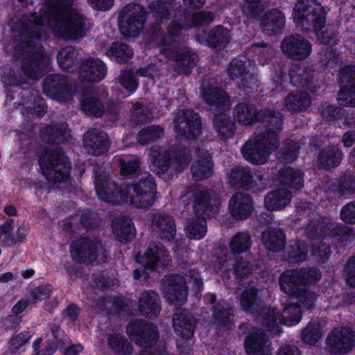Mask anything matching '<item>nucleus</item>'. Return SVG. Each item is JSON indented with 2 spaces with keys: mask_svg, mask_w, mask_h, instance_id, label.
<instances>
[{
  "mask_svg": "<svg viewBox=\"0 0 355 355\" xmlns=\"http://www.w3.org/2000/svg\"><path fill=\"white\" fill-rule=\"evenodd\" d=\"M73 0H46L42 14L24 15L21 19L20 34L34 44L41 37L45 23L60 37L76 40L86 35L89 30L87 19L72 8Z\"/></svg>",
  "mask_w": 355,
  "mask_h": 355,
  "instance_id": "1",
  "label": "nucleus"
},
{
  "mask_svg": "<svg viewBox=\"0 0 355 355\" xmlns=\"http://www.w3.org/2000/svg\"><path fill=\"white\" fill-rule=\"evenodd\" d=\"M321 274L316 269L289 270L279 277L282 291L289 296L296 297L298 304L287 306L281 314L275 309L266 308L260 313L261 322L266 329L275 334L280 332L282 322L288 326L295 325L301 320V308L312 309L316 300V295L307 288V285L320 279Z\"/></svg>",
  "mask_w": 355,
  "mask_h": 355,
  "instance_id": "2",
  "label": "nucleus"
},
{
  "mask_svg": "<svg viewBox=\"0 0 355 355\" xmlns=\"http://www.w3.org/2000/svg\"><path fill=\"white\" fill-rule=\"evenodd\" d=\"M234 118L243 125H250L257 120L267 123L264 130L250 139L242 148L244 158L254 164H265L270 154L278 146V134L282 128L279 112L264 110L257 112L254 105L241 103L236 105Z\"/></svg>",
  "mask_w": 355,
  "mask_h": 355,
  "instance_id": "3",
  "label": "nucleus"
},
{
  "mask_svg": "<svg viewBox=\"0 0 355 355\" xmlns=\"http://www.w3.org/2000/svg\"><path fill=\"white\" fill-rule=\"evenodd\" d=\"M94 187L98 198L105 202L117 205L130 202L137 208L151 206L155 200L156 185L148 173H141L131 186L122 189L105 173H95Z\"/></svg>",
  "mask_w": 355,
  "mask_h": 355,
  "instance_id": "4",
  "label": "nucleus"
},
{
  "mask_svg": "<svg viewBox=\"0 0 355 355\" xmlns=\"http://www.w3.org/2000/svg\"><path fill=\"white\" fill-rule=\"evenodd\" d=\"M24 43L27 46L28 55L24 58L21 73L10 70L3 77V83L6 87H18L27 83V80H38L43 76L45 69L50 63V58L44 53L40 45L34 44L27 37H23Z\"/></svg>",
  "mask_w": 355,
  "mask_h": 355,
  "instance_id": "5",
  "label": "nucleus"
},
{
  "mask_svg": "<svg viewBox=\"0 0 355 355\" xmlns=\"http://www.w3.org/2000/svg\"><path fill=\"white\" fill-rule=\"evenodd\" d=\"M278 181L281 187L268 193L264 200L265 206L269 210L284 209L291 202V193L287 187L297 190L303 186L301 171L289 166L280 171Z\"/></svg>",
  "mask_w": 355,
  "mask_h": 355,
  "instance_id": "6",
  "label": "nucleus"
},
{
  "mask_svg": "<svg viewBox=\"0 0 355 355\" xmlns=\"http://www.w3.org/2000/svg\"><path fill=\"white\" fill-rule=\"evenodd\" d=\"M296 25L305 31L321 30L326 21V13L315 0H298L293 8Z\"/></svg>",
  "mask_w": 355,
  "mask_h": 355,
  "instance_id": "7",
  "label": "nucleus"
},
{
  "mask_svg": "<svg viewBox=\"0 0 355 355\" xmlns=\"http://www.w3.org/2000/svg\"><path fill=\"white\" fill-rule=\"evenodd\" d=\"M39 164L42 173L49 182H64L69 177L68 157L61 150L46 152L40 157Z\"/></svg>",
  "mask_w": 355,
  "mask_h": 355,
  "instance_id": "8",
  "label": "nucleus"
},
{
  "mask_svg": "<svg viewBox=\"0 0 355 355\" xmlns=\"http://www.w3.org/2000/svg\"><path fill=\"white\" fill-rule=\"evenodd\" d=\"M127 334L136 344L144 349L139 355H166L153 347L157 338V327L152 324L135 320L128 325Z\"/></svg>",
  "mask_w": 355,
  "mask_h": 355,
  "instance_id": "9",
  "label": "nucleus"
},
{
  "mask_svg": "<svg viewBox=\"0 0 355 355\" xmlns=\"http://www.w3.org/2000/svg\"><path fill=\"white\" fill-rule=\"evenodd\" d=\"M146 11L140 4L130 3L125 6L119 17V26L125 37H134L143 29L146 19Z\"/></svg>",
  "mask_w": 355,
  "mask_h": 355,
  "instance_id": "10",
  "label": "nucleus"
},
{
  "mask_svg": "<svg viewBox=\"0 0 355 355\" xmlns=\"http://www.w3.org/2000/svg\"><path fill=\"white\" fill-rule=\"evenodd\" d=\"M163 53L176 61L175 69L181 74H189L198 61L196 53L184 46L178 47L175 43L169 44L167 41L164 42Z\"/></svg>",
  "mask_w": 355,
  "mask_h": 355,
  "instance_id": "11",
  "label": "nucleus"
},
{
  "mask_svg": "<svg viewBox=\"0 0 355 355\" xmlns=\"http://www.w3.org/2000/svg\"><path fill=\"white\" fill-rule=\"evenodd\" d=\"M71 252L76 261L87 263L94 261L100 263L106 257L105 250L101 244L89 239H83L73 243Z\"/></svg>",
  "mask_w": 355,
  "mask_h": 355,
  "instance_id": "12",
  "label": "nucleus"
},
{
  "mask_svg": "<svg viewBox=\"0 0 355 355\" xmlns=\"http://www.w3.org/2000/svg\"><path fill=\"white\" fill-rule=\"evenodd\" d=\"M173 123L178 137L194 139L200 133L199 115L191 110H178L175 113Z\"/></svg>",
  "mask_w": 355,
  "mask_h": 355,
  "instance_id": "13",
  "label": "nucleus"
},
{
  "mask_svg": "<svg viewBox=\"0 0 355 355\" xmlns=\"http://www.w3.org/2000/svg\"><path fill=\"white\" fill-rule=\"evenodd\" d=\"M281 50L289 59L302 61L311 55L312 45L304 36L300 34H292L283 39Z\"/></svg>",
  "mask_w": 355,
  "mask_h": 355,
  "instance_id": "14",
  "label": "nucleus"
},
{
  "mask_svg": "<svg viewBox=\"0 0 355 355\" xmlns=\"http://www.w3.org/2000/svg\"><path fill=\"white\" fill-rule=\"evenodd\" d=\"M230 182L233 184L241 185L246 189L262 191L268 185V180L261 173L251 175L247 167H235L230 175Z\"/></svg>",
  "mask_w": 355,
  "mask_h": 355,
  "instance_id": "15",
  "label": "nucleus"
},
{
  "mask_svg": "<svg viewBox=\"0 0 355 355\" xmlns=\"http://www.w3.org/2000/svg\"><path fill=\"white\" fill-rule=\"evenodd\" d=\"M355 345V336L349 329L334 330L328 336L327 347L329 352L336 354L348 353Z\"/></svg>",
  "mask_w": 355,
  "mask_h": 355,
  "instance_id": "16",
  "label": "nucleus"
},
{
  "mask_svg": "<svg viewBox=\"0 0 355 355\" xmlns=\"http://www.w3.org/2000/svg\"><path fill=\"white\" fill-rule=\"evenodd\" d=\"M164 284L165 297L171 304H175L176 302L182 304L187 300V287L183 277L179 275L166 277L164 279Z\"/></svg>",
  "mask_w": 355,
  "mask_h": 355,
  "instance_id": "17",
  "label": "nucleus"
},
{
  "mask_svg": "<svg viewBox=\"0 0 355 355\" xmlns=\"http://www.w3.org/2000/svg\"><path fill=\"white\" fill-rule=\"evenodd\" d=\"M107 67L99 59L89 58L80 66V76L83 81L98 83L106 76Z\"/></svg>",
  "mask_w": 355,
  "mask_h": 355,
  "instance_id": "18",
  "label": "nucleus"
},
{
  "mask_svg": "<svg viewBox=\"0 0 355 355\" xmlns=\"http://www.w3.org/2000/svg\"><path fill=\"white\" fill-rule=\"evenodd\" d=\"M170 260L168 254L164 248L153 245L149 248L145 254L139 259V262L146 269L153 270L159 267L168 265Z\"/></svg>",
  "mask_w": 355,
  "mask_h": 355,
  "instance_id": "19",
  "label": "nucleus"
},
{
  "mask_svg": "<svg viewBox=\"0 0 355 355\" xmlns=\"http://www.w3.org/2000/svg\"><path fill=\"white\" fill-rule=\"evenodd\" d=\"M166 21L157 24L154 21L153 24L150 28V32L155 40H158L161 44V51L163 53L164 42L167 41L169 44L175 43L178 47L183 46L178 41V36L180 33L182 26L176 21H172L168 27V35L164 36V32L162 28V25Z\"/></svg>",
  "mask_w": 355,
  "mask_h": 355,
  "instance_id": "20",
  "label": "nucleus"
},
{
  "mask_svg": "<svg viewBox=\"0 0 355 355\" xmlns=\"http://www.w3.org/2000/svg\"><path fill=\"white\" fill-rule=\"evenodd\" d=\"M109 140L107 135L98 130L88 131L84 137V148L89 153L99 155L107 152Z\"/></svg>",
  "mask_w": 355,
  "mask_h": 355,
  "instance_id": "21",
  "label": "nucleus"
},
{
  "mask_svg": "<svg viewBox=\"0 0 355 355\" xmlns=\"http://www.w3.org/2000/svg\"><path fill=\"white\" fill-rule=\"evenodd\" d=\"M229 207L234 218L243 220L251 215L254 204L249 196L243 193H237L231 198Z\"/></svg>",
  "mask_w": 355,
  "mask_h": 355,
  "instance_id": "22",
  "label": "nucleus"
},
{
  "mask_svg": "<svg viewBox=\"0 0 355 355\" xmlns=\"http://www.w3.org/2000/svg\"><path fill=\"white\" fill-rule=\"evenodd\" d=\"M248 355H271L270 341L263 333L254 332L248 336L245 343Z\"/></svg>",
  "mask_w": 355,
  "mask_h": 355,
  "instance_id": "23",
  "label": "nucleus"
},
{
  "mask_svg": "<svg viewBox=\"0 0 355 355\" xmlns=\"http://www.w3.org/2000/svg\"><path fill=\"white\" fill-rule=\"evenodd\" d=\"M137 73L139 74L138 77L131 70L122 71L119 76L121 85L125 89H136L139 86V83L145 84L144 86H150L153 83V76L148 74L146 69H140Z\"/></svg>",
  "mask_w": 355,
  "mask_h": 355,
  "instance_id": "24",
  "label": "nucleus"
},
{
  "mask_svg": "<svg viewBox=\"0 0 355 355\" xmlns=\"http://www.w3.org/2000/svg\"><path fill=\"white\" fill-rule=\"evenodd\" d=\"M173 324L178 335L187 339L192 336L194 329L193 320L187 310H178L174 314Z\"/></svg>",
  "mask_w": 355,
  "mask_h": 355,
  "instance_id": "25",
  "label": "nucleus"
},
{
  "mask_svg": "<svg viewBox=\"0 0 355 355\" xmlns=\"http://www.w3.org/2000/svg\"><path fill=\"white\" fill-rule=\"evenodd\" d=\"M285 25L284 14L278 10L272 9L266 12L261 17V26L267 34L281 32Z\"/></svg>",
  "mask_w": 355,
  "mask_h": 355,
  "instance_id": "26",
  "label": "nucleus"
},
{
  "mask_svg": "<svg viewBox=\"0 0 355 355\" xmlns=\"http://www.w3.org/2000/svg\"><path fill=\"white\" fill-rule=\"evenodd\" d=\"M152 225L162 239L171 241L175 235V226L173 218L170 216L159 213L153 215Z\"/></svg>",
  "mask_w": 355,
  "mask_h": 355,
  "instance_id": "27",
  "label": "nucleus"
},
{
  "mask_svg": "<svg viewBox=\"0 0 355 355\" xmlns=\"http://www.w3.org/2000/svg\"><path fill=\"white\" fill-rule=\"evenodd\" d=\"M198 159L191 167V172L196 179L200 180L209 178L212 174L211 157L207 150L198 151Z\"/></svg>",
  "mask_w": 355,
  "mask_h": 355,
  "instance_id": "28",
  "label": "nucleus"
},
{
  "mask_svg": "<svg viewBox=\"0 0 355 355\" xmlns=\"http://www.w3.org/2000/svg\"><path fill=\"white\" fill-rule=\"evenodd\" d=\"M151 168L157 174L166 171L169 167L171 154L162 147H153L150 153Z\"/></svg>",
  "mask_w": 355,
  "mask_h": 355,
  "instance_id": "29",
  "label": "nucleus"
},
{
  "mask_svg": "<svg viewBox=\"0 0 355 355\" xmlns=\"http://www.w3.org/2000/svg\"><path fill=\"white\" fill-rule=\"evenodd\" d=\"M195 198L193 208L197 214L209 216V206L216 204V200L212 198L215 194L200 188L192 193Z\"/></svg>",
  "mask_w": 355,
  "mask_h": 355,
  "instance_id": "30",
  "label": "nucleus"
},
{
  "mask_svg": "<svg viewBox=\"0 0 355 355\" xmlns=\"http://www.w3.org/2000/svg\"><path fill=\"white\" fill-rule=\"evenodd\" d=\"M112 230L116 238L124 243L132 239L135 234L132 220L126 217L116 218L112 223Z\"/></svg>",
  "mask_w": 355,
  "mask_h": 355,
  "instance_id": "31",
  "label": "nucleus"
},
{
  "mask_svg": "<svg viewBox=\"0 0 355 355\" xmlns=\"http://www.w3.org/2000/svg\"><path fill=\"white\" fill-rule=\"evenodd\" d=\"M175 0H157L149 5L154 20L157 24L167 21L172 16V8Z\"/></svg>",
  "mask_w": 355,
  "mask_h": 355,
  "instance_id": "32",
  "label": "nucleus"
},
{
  "mask_svg": "<svg viewBox=\"0 0 355 355\" xmlns=\"http://www.w3.org/2000/svg\"><path fill=\"white\" fill-rule=\"evenodd\" d=\"M139 309L143 315H156L159 312V297L153 291H144L139 298Z\"/></svg>",
  "mask_w": 355,
  "mask_h": 355,
  "instance_id": "33",
  "label": "nucleus"
},
{
  "mask_svg": "<svg viewBox=\"0 0 355 355\" xmlns=\"http://www.w3.org/2000/svg\"><path fill=\"white\" fill-rule=\"evenodd\" d=\"M214 128L220 139L227 140L232 138L234 134V123L229 115L222 113L214 119Z\"/></svg>",
  "mask_w": 355,
  "mask_h": 355,
  "instance_id": "34",
  "label": "nucleus"
},
{
  "mask_svg": "<svg viewBox=\"0 0 355 355\" xmlns=\"http://www.w3.org/2000/svg\"><path fill=\"white\" fill-rule=\"evenodd\" d=\"M82 110L90 116H101L103 111V107L96 99L92 90H83L81 95Z\"/></svg>",
  "mask_w": 355,
  "mask_h": 355,
  "instance_id": "35",
  "label": "nucleus"
},
{
  "mask_svg": "<svg viewBox=\"0 0 355 355\" xmlns=\"http://www.w3.org/2000/svg\"><path fill=\"white\" fill-rule=\"evenodd\" d=\"M285 236L281 230H268L262 234V242L270 251L277 252L284 247Z\"/></svg>",
  "mask_w": 355,
  "mask_h": 355,
  "instance_id": "36",
  "label": "nucleus"
},
{
  "mask_svg": "<svg viewBox=\"0 0 355 355\" xmlns=\"http://www.w3.org/2000/svg\"><path fill=\"white\" fill-rule=\"evenodd\" d=\"M107 344L116 355H130L132 353V345L120 334L109 335L107 338Z\"/></svg>",
  "mask_w": 355,
  "mask_h": 355,
  "instance_id": "37",
  "label": "nucleus"
},
{
  "mask_svg": "<svg viewBox=\"0 0 355 355\" xmlns=\"http://www.w3.org/2000/svg\"><path fill=\"white\" fill-rule=\"evenodd\" d=\"M106 55L119 63H126L133 55V50L128 44L122 42L112 43Z\"/></svg>",
  "mask_w": 355,
  "mask_h": 355,
  "instance_id": "38",
  "label": "nucleus"
},
{
  "mask_svg": "<svg viewBox=\"0 0 355 355\" xmlns=\"http://www.w3.org/2000/svg\"><path fill=\"white\" fill-rule=\"evenodd\" d=\"M78 50L72 46H67L60 50L57 55L58 62L60 67L69 70L78 63Z\"/></svg>",
  "mask_w": 355,
  "mask_h": 355,
  "instance_id": "39",
  "label": "nucleus"
},
{
  "mask_svg": "<svg viewBox=\"0 0 355 355\" xmlns=\"http://www.w3.org/2000/svg\"><path fill=\"white\" fill-rule=\"evenodd\" d=\"M342 159V153L336 147L324 148L320 154L319 162L327 169L336 166Z\"/></svg>",
  "mask_w": 355,
  "mask_h": 355,
  "instance_id": "40",
  "label": "nucleus"
},
{
  "mask_svg": "<svg viewBox=\"0 0 355 355\" xmlns=\"http://www.w3.org/2000/svg\"><path fill=\"white\" fill-rule=\"evenodd\" d=\"M230 35L227 29L218 26L209 31L207 42L209 46L216 48L225 46L230 41Z\"/></svg>",
  "mask_w": 355,
  "mask_h": 355,
  "instance_id": "41",
  "label": "nucleus"
},
{
  "mask_svg": "<svg viewBox=\"0 0 355 355\" xmlns=\"http://www.w3.org/2000/svg\"><path fill=\"white\" fill-rule=\"evenodd\" d=\"M186 234L190 239H201L207 232V223L202 218L191 219L185 227Z\"/></svg>",
  "mask_w": 355,
  "mask_h": 355,
  "instance_id": "42",
  "label": "nucleus"
},
{
  "mask_svg": "<svg viewBox=\"0 0 355 355\" xmlns=\"http://www.w3.org/2000/svg\"><path fill=\"white\" fill-rule=\"evenodd\" d=\"M285 105L289 110H303L310 105V99L304 91H297L286 97Z\"/></svg>",
  "mask_w": 355,
  "mask_h": 355,
  "instance_id": "43",
  "label": "nucleus"
},
{
  "mask_svg": "<svg viewBox=\"0 0 355 355\" xmlns=\"http://www.w3.org/2000/svg\"><path fill=\"white\" fill-rule=\"evenodd\" d=\"M322 336L320 324L316 320L311 321L302 331V340L309 345H315Z\"/></svg>",
  "mask_w": 355,
  "mask_h": 355,
  "instance_id": "44",
  "label": "nucleus"
},
{
  "mask_svg": "<svg viewBox=\"0 0 355 355\" xmlns=\"http://www.w3.org/2000/svg\"><path fill=\"white\" fill-rule=\"evenodd\" d=\"M250 49L259 56V63L263 65L271 60L275 54L274 49L264 42L252 44Z\"/></svg>",
  "mask_w": 355,
  "mask_h": 355,
  "instance_id": "45",
  "label": "nucleus"
},
{
  "mask_svg": "<svg viewBox=\"0 0 355 355\" xmlns=\"http://www.w3.org/2000/svg\"><path fill=\"white\" fill-rule=\"evenodd\" d=\"M250 67L251 63L250 61L234 59L229 64L227 73L231 79H237L244 76H248Z\"/></svg>",
  "mask_w": 355,
  "mask_h": 355,
  "instance_id": "46",
  "label": "nucleus"
},
{
  "mask_svg": "<svg viewBox=\"0 0 355 355\" xmlns=\"http://www.w3.org/2000/svg\"><path fill=\"white\" fill-rule=\"evenodd\" d=\"M333 224L325 225L324 222L315 221L311 222L306 229V232L310 239L315 237H324L327 236L332 235L331 230L333 229Z\"/></svg>",
  "mask_w": 355,
  "mask_h": 355,
  "instance_id": "47",
  "label": "nucleus"
},
{
  "mask_svg": "<svg viewBox=\"0 0 355 355\" xmlns=\"http://www.w3.org/2000/svg\"><path fill=\"white\" fill-rule=\"evenodd\" d=\"M44 134L49 137V140L53 142H63L70 137V132L65 123L49 127L44 130Z\"/></svg>",
  "mask_w": 355,
  "mask_h": 355,
  "instance_id": "48",
  "label": "nucleus"
},
{
  "mask_svg": "<svg viewBox=\"0 0 355 355\" xmlns=\"http://www.w3.org/2000/svg\"><path fill=\"white\" fill-rule=\"evenodd\" d=\"M201 96L203 101L210 106L229 105V99L223 90H203Z\"/></svg>",
  "mask_w": 355,
  "mask_h": 355,
  "instance_id": "49",
  "label": "nucleus"
},
{
  "mask_svg": "<svg viewBox=\"0 0 355 355\" xmlns=\"http://www.w3.org/2000/svg\"><path fill=\"white\" fill-rule=\"evenodd\" d=\"M286 252L289 259L293 262L300 263L306 259L308 251L304 243L296 241L287 248Z\"/></svg>",
  "mask_w": 355,
  "mask_h": 355,
  "instance_id": "50",
  "label": "nucleus"
},
{
  "mask_svg": "<svg viewBox=\"0 0 355 355\" xmlns=\"http://www.w3.org/2000/svg\"><path fill=\"white\" fill-rule=\"evenodd\" d=\"M251 245V237L245 232L238 233L230 242V248L234 253L244 252L250 249Z\"/></svg>",
  "mask_w": 355,
  "mask_h": 355,
  "instance_id": "51",
  "label": "nucleus"
},
{
  "mask_svg": "<svg viewBox=\"0 0 355 355\" xmlns=\"http://www.w3.org/2000/svg\"><path fill=\"white\" fill-rule=\"evenodd\" d=\"M164 135V130L158 125H150L144 128L138 135V141L141 144L153 141Z\"/></svg>",
  "mask_w": 355,
  "mask_h": 355,
  "instance_id": "52",
  "label": "nucleus"
},
{
  "mask_svg": "<svg viewBox=\"0 0 355 355\" xmlns=\"http://www.w3.org/2000/svg\"><path fill=\"white\" fill-rule=\"evenodd\" d=\"M340 89H355V67L349 65L338 73Z\"/></svg>",
  "mask_w": 355,
  "mask_h": 355,
  "instance_id": "53",
  "label": "nucleus"
},
{
  "mask_svg": "<svg viewBox=\"0 0 355 355\" xmlns=\"http://www.w3.org/2000/svg\"><path fill=\"white\" fill-rule=\"evenodd\" d=\"M257 292L253 288L245 290L241 295L240 302L242 309L245 311L253 312L257 304Z\"/></svg>",
  "mask_w": 355,
  "mask_h": 355,
  "instance_id": "54",
  "label": "nucleus"
},
{
  "mask_svg": "<svg viewBox=\"0 0 355 355\" xmlns=\"http://www.w3.org/2000/svg\"><path fill=\"white\" fill-rule=\"evenodd\" d=\"M69 79L64 75L53 74L47 76L43 83V89H67Z\"/></svg>",
  "mask_w": 355,
  "mask_h": 355,
  "instance_id": "55",
  "label": "nucleus"
},
{
  "mask_svg": "<svg viewBox=\"0 0 355 355\" xmlns=\"http://www.w3.org/2000/svg\"><path fill=\"white\" fill-rule=\"evenodd\" d=\"M312 76L309 71L302 70L300 71H291L290 73L291 83L293 87L304 88L312 82Z\"/></svg>",
  "mask_w": 355,
  "mask_h": 355,
  "instance_id": "56",
  "label": "nucleus"
},
{
  "mask_svg": "<svg viewBox=\"0 0 355 355\" xmlns=\"http://www.w3.org/2000/svg\"><path fill=\"white\" fill-rule=\"evenodd\" d=\"M214 320L218 325H224L225 327L229 326L231 321L232 312L227 306L220 305L214 311Z\"/></svg>",
  "mask_w": 355,
  "mask_h": 355,
  "instance_id": "57",
  "label": "nucleus"
},
{
  "mask_svg": "<svg viewBox=\"0 0 355 355\" xmlns=\"http://www.w3.org/2000/svg\"><path fill=\"white\" fill-rule=\"evenodd\" d=\"M22 103L24 105L30 104L27 106V109L30 110L33 114L39 117L42 116L46 111L43 99L33 94H32L31 98Z\"/></svg>",
  "mask_w": 355,
  "mask_h": 355,
  "instance_id": "58",
  "label": "nucleus"
},
{
  "mask_svg": "<svg viewBox=\"0 0 355 355\" xmlns=\"http://www.w3.org/2000/svg\"><path fill=\"white\" fill-rule=\"evenodd\" d=\"M52 291V287L49 285L39 286L31 292L28 302L30 303H37L39 301L46 300L51 296Z\"/></svg>",
  "mask_w": 355,
  "mask_h": 355,
  "instance_id": "59",
  "label": "nucleus"
},
{
  "mask_svg": "<svg viewBox=\"0 0 355 355\" xmlns=\"http://www.w3.org/2000/svg\"><path fill=\"white\" fill-rule=\"evenodd\" d=\"M246 4L243 6V11L249 19H256L259 17L261 12L260 6L261 0H244Z\"/></svg>",
  "mask_w": 355,
  "mask_h": 355,
  "instance_id": "60",
  "label": "nucleus"
},
{
  "mask_svg": "<svg viewBox=\"0 0 355 355\" xmlns=\"http://www.w3.org/2000/svg\"><path fill=\"white\" fill-rule=\"evenodd\" d=\"M33 352L32 355H52L55 349V343H42V339L38 338L33 343Z\"/></svg>",
  "mask_w": 355,
  "mask_h": 355,
  "instance_id": "61",
  "label": "nucleus"
},
{
  "mask_svg": "<svg viewBox=\"0 0 355 355\" xmlns=\"http://www.w3.org/2000/svg\"><path fill=\"white\" fill-rule=\"evenodd\" d=\"M329 247L323 242L318 241L313 245L311 255L319 261H324L329 257Z\"/></svg>",
  "mask_w": 355,
  "mask_h": 355,
  "instance_id": "62",
  "label": "nucleus"
},
{
  "mask_svg": "<svg viewBox=\"0 0 355 355\" xmlns=\"http://www.w3.org/2000/svg\"><path fill=\"white\" fill-rule=\"evenodd\" d=\"M215 15L210 11H201L196 12L192 16L193 25L203 26L214 21Z\"/></svg>",
  "mask_w": 355,
  "mask_h": 355,
  "instance_id": "63",
  "label": "nucleus"
},
{
  "mask_svg": "<svg viewBox=\"0 0 355 355\" xmlns=\"http://www.w3.org/2000/svg\"><path fill=\"white\" fill-rule=\"evenodd\" d=\"M337 101L340 105L355 107V90H339Z\"/></svg>",
  "mask_w": 355,
  "mask_h": 355,
  "instance_id": "64",
  "label": "nucleus"
}]
</instances>
